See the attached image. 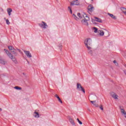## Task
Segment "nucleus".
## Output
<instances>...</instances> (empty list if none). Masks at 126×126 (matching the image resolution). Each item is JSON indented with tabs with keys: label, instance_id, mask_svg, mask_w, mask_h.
Returning <instances> with one entry per match:
<instances>
[{
	"label": "nucleus",
	"instance_id": "f257e3e1",
	"mask_svg": "<svg viewBox=\"0 0 126 126\" xmlns=\"http://www.w3.org/2000/svg\"><path fill=\"white\" fill-rule=\"evenodd\" d=\"M85 44L86 46L87 49H91V46L92 45V40L90 38H88L85 40Z\"/></svg>",
	"mask_w": 126,
	"mask_h": 126
},
{
	"label": "nucleus",
	"instance_id": "f03ea898",
	"mask_svg": "<svg viewBox=\"0 0 126 126\" xmlns=\"http://www.w3.org/2000/svg\"><path fill=\"white\" fill-rule=\"evenodd\" d=\"M77 89H78V91H82L83 93H85V90L81 86V84L79 83H77Z\"/></svg>",
	"mask_w": 126,
	"mask_h": 126
},
{
	"label": "nucleus",
	"instance_id": "7ed1b4c3",
	"mask_svg": "<svg viewBox=\"0 0 126 126\" xmlns=\"http://www.w3.org/2000/svg\"><path fill=\"white\" fill-rule=\"evenodd\" d=\"M90 20V18H88V19H84L82 20L81 23L83 25H86V26H88L89 24L88 23V21Z\"/></svg>",
	"mask_w": 126,
	"mask_h": 126
},
{
	"label": "nucleus",
	"instance_id": "20e7f679",
	"mask_svg": "<svg viewBox=\"0 0 126 126\" xmlns=\"http://www.w3.org/2000/svg\"><path fill=\"white\" fill-rule=\"evenodd\" d=\"M39 26L41 28H43V29H46V28H48V25L44 22H42V23L38 24Z\"/></svg>",
	"mask_w": 126,
	"mask_h": 126
},
{
	"label": "nucleus",
	"instance_id": "39448f33",
	"mask_svg": "<svg viewBox=\"0 0 126 126\" xmlns=\"http://www.w3.org/2000/svg\"><path fill=\"white\" fill-rule=\"evenodd\" d=\"M79 1L74 0L70 2V5L71 6L72 5H79Z\"/></svg>",
	"mask_w": 126,
	"mask_h": 126
},
{
	"label": "nucleus",
	"instance_id": "423d86ee",
	"mask_svg": "<svg viewBox=\"0 0 126 126\" xmlns=\"http://www.w3.org/2000/svg\"><path fill=\"white\" fill-rule=\"evenodd\" d=\"M9 59H10L12 61V62L14 63H15V64H17V63H18V62H17L16 58L13 55L11 56L9 58Z\"/></svg>",
	"mask_w": 126,
	"mask_h": 126
},
{
	"label": "nucleus",
	"instance_id": "0eeeda50",
	"mask_svg": "<svg viewBox=\"0 0 126 126\" xmlns=\"http://www.w3.org/2000/svg\"><path fill=\"white\" fill-rule=\"evenodd\" d=\"M24 52L25 53V55L28 57V58H32V55L30 52L26 50H24Z\"/></svg>",
	"mask_w": 126,
	"mask_h": 126
},
{
	"label": "nucleus",
	"instance_id": "6e6552de",
	"mask_svg": "<svg viewBox=\"0 0 126 126\" xmlns=\"http://www.w3.org/2000/svg\"><path fill=\"white\" fill-rule=\"evenodd\" d=\"M93 9H94V7H93V5L90 4L88 7V10L90 12H92L93 11Z\"/></svg>",
	"mask_w": 126,
	"mask_h": 126
},
{
	"label": "nucleus",
	"instance_id": "1a4fd4ad",
	"mask_svg": "<svg viewBox=\"0 0 126 126\" xmlns=\"http://www.w3.org/2000/svg\"><path fill=\"white\" fill-rule=\"evenodd\" d=\"M4 51L9 58L11 57V56H12V54H11V53H10L8 50L4 49Z\"/></svg>",
	"mask_w": 126,
	"mask_h": 126
},
{
	"label": "nucleus",
	"instance_id": "9d476101",
	"mask_svg": "<svg viewBox=\"0 0 126 126\" xmlns=\"http://www.w3.org/2000/svg\"><path fill=\"white\" fill-rule=\"evenodd\" d=\"M108 15H109V16L110 17H111V18H112L113 19H114V20H116L117 19V17L114 16V15L113 14H111L110 13H108Z\"/></svg>",
	"mask_w": 126,
	"mask_h": 126
},
{
	"label": "nucleus",
	"instance_id": "9b49d317",
	"mask_svg": "<svg viewBox=\"0 0 126 126\" xmlns=\"http://www.w3.org/2000/svg\"><path fill=\"white\" fill-rule=\"evenodd\" d=\"M55 97H56V98H57V99H58V101L61 103L63 104V101H62V99H61V98H60V96H59V95L57 94H56L55 95Z\"/></svg>",
	"mask_w": 126,
	"mask_h": 126
},
{
	"label": "nucleus",
	"instance_id": "f8f14e48",
	"mask_svg": "<svg viewBox=\"0 0 126 126\" xmlns=\"http://www.w3.org/2000/svg\"><path fill=\"white\" fill-rule=\"evenodd\" d=\"M95 18V21H96L97 22H99V23H102L103 22V21H102V19L98 18V17H94Z\"/></svg>",
	"mask_w": 126,
	"mask_h": 126
},
{
	"label": "nucleus",
	"instance_id": "ddd939ff",
	"mask_svg": "<svg viewBox=\"0 0 126 126\" xmlns=\"http://www.w3.org/2000/svg\"><path fill=\"white\" fill-rule=\"evenodd\" d=\"M11 53L14 55V56H15V57H16V56H17L18 54H17V52H16V49H15V50H13L11 51Z\"/></svg>",
	"mask_w": 126,
	"mask_h": 126
},
{
	"label": "nucleus",
	"instance_id": "4468645a",
	"mask_svg": "<svg viewBox=\"0 0 126 126\" xmlns=\"http://www.w3.org/2000/svg\"><path fill=\"white\" fill-rule=\"evenodd\" d=\"M7 11L8 12V14L9 16L11 15V12H12V9L11 8H8L7 9Z\"/></svg>",
	"mask_w": 126,
	"mask_h": 126
},
{
	"label": "nucleus",
	"instance_id": "2eb2a0df",
	"mask_svg": "<svg viewBox=\"0 0 126 126\" xmlns=\"http://www.w3.org/2000/svg\"><path fill=\"white\" fill-rule=\"evenodd\" d=\"M0 63L2 64H5V61L3 59H2L1 56H0Z\"/></svg>",
	"mask_w": 126,
	"mask_h": 126
},
{
	"label": "nucleus",
	"instance_id": "dca6fc26",
	"mask_svg": "<svg viewBox=\"0 0 126 126\" xmlns=\"http://www.w3.org/2000/svg\"><path fill=\"white\" fill-rule=\"evenodd\" d=\"M88 49V54L91 56H93V51L91 50V49Z\"/></svg>",
	"mask_w": 126,
	"mask_h": 126
},
{
	"label": "nucleus",
	"instance_id": "f3484780",
	"mask_svg": "<svg viewBox=\"0 0 126 126\" xmlns=\"http://www.w3.org/2000/svg\"><path fill=\"white\" fill-rule=\"evenodd\" d=\"M121 9L123 13H124V14L126 15V8L125 7H121Z\"/></svg>",
	"mask_w": 126,
	"mask_h": 126
},
{
	"label": "nucleus",
	"instance_id": "a211bd4d",
	"mask_svg": "<svg viewBox=\"0 0 126 126\" xmlns=\"http://www.w3.org/2000/svg\"><path fill=\"white\" fill-rule=\"evenodd\" d=\"M69 122L71 124V125H72V126H74V125H75V124L74 123V121H73V119L70 118Z\"/></svg>",
	"mask_w": 126,
	"mask_h": 126
},
{
	"label": "nucleus",
	"instance_id": "6ab92c4d",
	"mask_svg": "<svg viewBox=\"0 0 126 126\" xmlns=\"http://www.w3.org/2000/svg\"><path fill=\"white\" fill-rule=\"evenodd\" d=\"M83 16L84 19H88V18H89V17H88V16L87 15H86V14L85 13H84Z\"/></svg>",
	"mask_w": 126,
	"mask_h": 126
},
{
	"label": "nucleus",
	"instance_id": "aec40b11",
	"mask_svg": "<svg viewBox=\"0 0 126 126\" xmlns=\"http://www.w3.org/2000/svg\"><path fill=\"white\" fill-rule=\"evenodd\" d=\"M98 32H99V35L100 36H104V31H103L102 30H101V31H98Z\"/></svg>",
	"mask_w": 126,
	"mask_h": 126
},
{
	"label": "nucleus",
	"instance_id": "412c9836",
	"mask_svg": "<svg viewBox=\"0 0 126 126\" xmlns=\"http://www.w3.org/2000/svg\"><path fill=\"white\" fill-rule=\"evenodd\" d=\"M9 50H10V51H13V50H15V49H14V47H12V46H9L8 47Z\"/></svg>",
	"mask_w": 126,
	"mask_h": 126
},
{
	"label": "nucleus",
	"instance_id": "4be33fe9",
	"mask_svg": "<svg viewBox=\"0 0 126 126\" xmlns=\"http://www.w3.org/2000/svg\"><path fill=\"white\" fill-rule=\"evenodd\" d=\"M113 98H114V99H118V95H117L116 94H114L112 95Z\"/></svg>",
	"mask_w": 126,
	"mask_h": 126
},
{
	"label": "nucleus",
	"instance_id": "5701e85b",
	"mask_svg": "<svg viewBox=\"0 0 126 126\" xmlns=\"http://www.w3.org/2000/svg\"><path fill=\"white\" fill-rule=\"evenodd\" d=\"M119 108L120 109L121 111V113L122 114H123L124 112H125L126 111H125V109H124V108H122V106H120Z\"/></svg>",
	"mask_w": 126,
	"mask_h": 126
},
{
	"label": "nucleus",
	"instance_id": "b1692460",
	"mask_svg": "<svg viewBox=\"0 0 126 126\" xmlns=\"http://www.w3.org/2000/svg\"><path fill=\"white\" fill-rule=\"evenodd\" d=\"M34 114H35V115L34 116L35 118H39L40 116H39V113L34 112Z\"/></svg>",
	"mask_w": 126,
	"mask_h": 126
},
{
	"label": "nucleus",
	"instance_id": "393cba45",
	"mask_svg": "<svg viewBox=\"0 0 126 126\" xmlns=\"http://www.w3.org/2000/svg\"><path fill=\"white\" fill-rule=\"evenodd\" d=\"M72 16L74 19H75V20H78V18L77 17V16H76V15H75V14H73Z\"/></svg>",
	"mask_w": 126,
	"mask_h": 126
},
{
	"label": "nucleus",
	"instance_id": "a878e982",
	"mask_svg": "<svg viewBox=\"0 0 126 126\" xmlns=\"http://www.w3.org/2000/svg\"><path fill=\"white\" fill-rule=\"evenodd\" d=\"M93 29L94 30V33H97V32H98V29H97V28L94 27Z\"/></svg>",
	"mask_w": 126,
	"mask_h": 126
},
{
	"label": "nucleus",
	"instance_id": "bb28decb",
	"mask_svg": "<svg viewBox=\"0 0 126 126\" xmlns=\"http://www.w3.org/2000/svg\"><path fill=\"white\" fill-rule=\"evenodd\" d=\"M15 89H16L17 90H21V88L18 87V86H16L14 87Z\"/></svg>",
	"mask_w": 126,
	"mask_h": 126
},
{
	"label": "nucleus",
	"instance_id": "cd10ccee",
	"mask_svg": "<svg viewBox=\"0 0 126 126\" xmlns=\"http://www.w3.org/2000/svg\"><path fill=\"white\" fill-rule=\"evenodd\" d=\"M68 9H69V10L70 11L71 14H72V10H71V7H70V6H68Z\"/></svg>",
	"mask_w": 126,
	"mask_h": 126
},
{
	"label": "nucleus",
	"instance_id": "c85d7f7f",
	"mask_svg": "<svg viewBox=\"0 0 126 126\" xmlns=\"http://www.w3.org/2000/svg\"><path fill=\"white\" fill-rule=\"evenodd\" d=\"M77 16L79 17V18H82V16H81V14H80V13H78Z\"/></svg>",
	"mask_w": 126,
	"mask_h": 126
},
{
	"label": "nucleus",
	"instance_id": "c756f323",
	"mask_svg": "<svg viewBox=\"0 0 126 126\" xmlns=\"http://www.w3.org/2000/svg\"><path fill=\"white\" fill-rule=\"evenodd\" d=\"M6 23L7 25H9V24H10V22H9V20H8V19L6 20Z\"/></svg>",
	"mask_w": 126,
	"mask_h": 126
},
{
	"label": "nucleus",
	"instance_id": "7c9ffc66",
	"mask_svg": "<svg viewBox=\"0 0 126 126\" xmlns=\"http://www.w3.org/2000/svg\"><path fill=\"white\" fill-rule=\"evenodd\" d=\"M77 121L78 122V123L80 125H82V122L81 121H80V120H79V119L77 118Z\"/></svg>",
	"mask_w": 126,
	"mask_h": 126
},
{
	"label": "nucleus",
	"instance_id": "2f4dec72",
	"mask_svg": "<svg viewBox=\"0 0 126 126\" xmlns=\"http://www.w3.org/2000/svg\"><path fill=\"white\" fill-rule=\"evenodd\" d=\"M58 47H59L60 51H62V47H63V45H62V44H59Z\"/></svg>",
	"mask_w": 126,
	"mask_h": 126
},
{
	"label": "nucleus",
	"instance_id": "473e14b6",
	"mask_svg": "<svg viewBox=\"0 0 126 126\" xmlns=\"http://www.w3.org/2000/svg\"><path fill=\"white\" fill-rule=\"evenodd\" d=\"M100 110H101L102 111L104 110V108H103V105H101L99 107Z\"/></svg>",
	"mask_w": 126,
	"mask_h": 126
},
{
	"label": "nucleus",
	"instance_id": "72a5a7b5",
	"mask_svg": "<svg viewBox=\"0 0 126 126\" xmlns=\"http://www.w3.org/2000/svg\"><path fill=\"white\" fill-rule=\"evenodd\" d=\"M95 102H96V101H91V103H92V104H93V105H94L95 104Z\"/></svg>",
	"mask_w": 126,
	"mask_h": 126
},
{
	"label": "nucleus",
	"instance_id": "f704fd0d",
	"mask_svg": "<svg viewBox=\"0 0 126 126\" xmlns=\"http://www.w3.org/2000/svg\"><path fill=\"white\" fill-rule=\"evenodd\" d=\"M123 115H124L125 118H126V112L125 111L124 113H122Z\"/></svg>",
	"mask_w": 126,
	"mask_h": 126
},
{
	"label": "nucleus",
	"instance_id": "c9c22d12",
	"mask_svg": "<svg viewBox=\"0 0 126 126\" xmlns=\"http://www.w3.org/2000/svg\"><path fill=\"white\" fill-rule=\"evenodd\" d=\"M94 106H95V107H99V106H98L97 104H96V103H94Z\"/></svg>",
	"mask_w": 126,
	"mask_h": 126
},
{
	"label": "nucleus",
	"instance_id": "e433bc0d",
	"mask_svg": "<svg viewBox=\"0 0 126 126\" xmlns=\"http://www.w3.org/2000/svg\"><path fill=\"white\" fill-rule=\"evenodd\" d=\"M114 63H117V61L116 60H114L113 61Z\"/></svg>",
	"mask_w": 126,
	"mask_h": 126
},
{
	"label": "nucleus",
	"instance_id": "4c0bfd02",
	"mask_svg": "<svg viewBox=\"0 0 126 126\" xmlns=\"http://www.w3.org/2000/svg\"><path fill=\"white\" fill-rule=\"evenodd\" d=\"M17 51H18L20 53L21 52V50L20 49H17Z\"/></svg>",
	"mask_w": 126,
	"mask_h": 126
},
{
	"label": "nucleus",
	"instance_id": "58836bf2",
	"mask_svg": "<svg viewBox=\"0 0 126 126\" xmlns=\"http://www.w3.org/2000/svg\"><path fill=\"white\" fill-rule=\"evenodd\" d=\"M92 97H96V95H92Z\"/></svg>",
	"mask_w": 126,
	"mask_h": 126
},
{
	"label": "nucleus",
	"instance_id": "ea45409f",
	"mask_svg": "<svg viewBox=\"0 0 126 126\" xmlns=\"http://www.w3.org/2000/svg\"><path fill=\"white\" fill-rule=\"evenodd\" d=\"M1 111H2L1 108H0V112H1Z\"/></svg>",
	"mask_w": 126,
	"mask_h": 126
},
{
	"label": "nucleus",
	"instance_id": "a19ab883",
	"mask_svg": "<svg viewBox=\"0 0 126 126\" xmlns=\"http://www.w3.org/2000/svg\"><path fill=\"white\" fill-rule=\"evenodd\" d=\"M76 1H78V0H75Z\"/></svg>",
	"mask_w": 126,
	"mask_h": 126
},
{
	"label": "nucleus",
	"instance_id": "79ce46f5",
	"mask_svg": "<svg viewBox=\"0 0 126 126\" xmlns=\"http://www.w3.org/2000/svg\"><path fill=\"white\" fill-rule=\"evenodd\" d=\"M4 20H6L5 18H4Z\"/></svg>",
	"mask_w": 126,
	"mask_h": 126
},
{
	"label": "nucleus",
	"instance_id": "37998d69",
	"mask_svg": "<svg viewBox=\"0 0 126 126\" xmlns=\"http://www.w3.org/2000/svg\"><path fill=\"white\" fill-rule=\"evenodd\" d=\"M28 63H29V61H28Z\"/></svg>",
	"mask_w": 126,
	"mask_h": 126
},
{
	"label": "nucleus",
	"instance_id": "c03bdc74",
	"mask_svg": "<svg viewBox=\"0 0 126 126\" xmlns=\"http://www.w3.org/2000/svg\"><path fill=\"white\" fill-rule=\"evenodd\" d=\"M88 110L90 111V109H88Z\"/></svg>",
	"mask_w": 126,
	"mask_h": 126
},
{
	"label": "nucleus",
	"instance_id": "a18cd8bd",
	"mask_svg": "<svg viewBox=\"0 0 126 126\" xmlns=\"http://www.w3.org/2000/svg\"><path fill=\"white\" fill-rule=\"evenodd\" d=\"M93 0H92V1H93Z\"/></svg>",
	"mask_w": 126,
	"mask_h": 126
}]
</instances>
